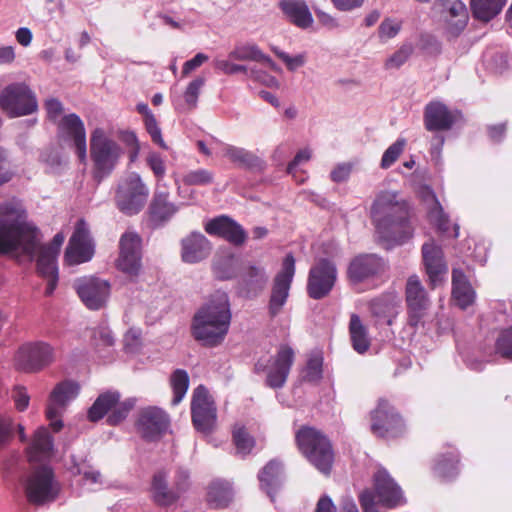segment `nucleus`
I'll return each instance as SVG.
<instances>
[{"mask_svg": "<svg viewBox=\"0 0 512 512\" xmlns=\"http://www.w3.org/2000/svg\"><path fill=\"white\" fill-rule=\"evenodd\" d=\"M38 234V229L26 222L21 202L12 199L0 204V254L32 257L38 249V273L42 277L57 275V256L38 248Z\"/></svg>", "mask_w": 512, "mask_h": 512, "instance_id": "1", "label": "nucleus"}, {"mask_svg": "<svg viewBox=\"0 0 512 512\" xmlns=\"http://www.w3.org/2000/svg\"><path fill=\"white\" fill-rule=\"evenodd\" d=\"M370 217L380 238L388 243L401 245L413 236L409 206L395 191L376 194Z\"/></svg>", "mask_w": 512, "mask_h": 512, "instance_id": "2", "label": "nucleus"}, {"mask_svg": "<svg viewBox=\"0 0 512 512\" xmlns=\"http://www.w3.org/2000/svg\"><path fill=\"white\" fill-rule=\"evenodd\" d=\"M230 322L228 297L225 293H217L195 313L191 326L192 335L204 346L216 347L224 341Z\"/></svg>", "mask_w": 512, "mask_h": 512, "instance_id": "3", "label": "nucleus"}, {"mask_svg": "<svg viewBox=\"0 0 512 512\" xmlns=\"http://www.w3.org/2000/svg\"><path fill=\"white\" fill-rule=\"evenodd\" d=\"M295 443L301 455L320 473L329 476L335 462V450L329 437L308 425L295 433Z\"/></svg>", "mask_w": 512, "mask_h": 512, "instance_id": "4", "label": "nucleus"}, {"mask_svg": "<svg viewBox=\"0 0 512 512\" xmlns=\"http://www.w3.org/2000/svg\"><path fill=\"white\" fill-rule=\"evenodd\" d=\"M123 154L120 145L107 136L102 128H95L90 136V157L93 162V178L98 182L108 177Z\"/></svg>", "mask_w": 512, "mask_h": 512, "instance_id": "5", "label": "nucleus"}, {"mask_svg": "<svg viewBox=\"0 0 512 512\" xmlns=\"http://www.w3.org/2000/svg\"><path fill=\"white\" fill-rule=\"evenodd\" d=\"M0 109L8 118L32 115L39 109L36 93L26 82H12L0 91Z\"/></svg>", "mask_w": 512, "mask_h": 512, "instance_id": "6", "label": "nucleus"}, {"mask_svg": "<svg viewBox=\"0 0 512 512\" xmlns=\"http://www.w3.org/2000/svg\"><path fill=\"white\" fill-rule=\"evenodd\" d=\"M372 434L383 440L401 438L406 433L403 417L386 399H380L374 410L370 412Z\"/></svg>", "mask_w": 512, "mask_h": 512, "instance_id": "7", "label": "nucleus"}, {"mask_svg": "<svg viewBox=\"0 0 512 512\" xmlns=\"http://www.w3.org/2000/svg\"><path fill=\"white\" fill-rule=\"evenodd\" d=\"M121 395L117 391L101 393L88 409L87 418L97 422L107 415V423L116 426L124 421L135 406L134 399L120 401Z\"/></svg>", "mask_w": 512, "mask_h": 512, "instance_id": "8", "label": "nucleus"}, {"mask_svg": "<svg viewBox=\"0 0 512 512\" xmlns=\"http://www.w3.org/2000/svg\"><path fill=\"white\" fill-rule=\"evenodd\" d=\"M149 189L137 173H130L122 179L115 192V205L125 215L138 214L145 206Z\"/></svg>", "mask_w": 512, "mask_h": 512, "instance_id": "9", "label": "nucleus"}, {"mask_svg": "<svg viewBox=\"0 0 512 512\" xmlns=\"http://www.w3.org/2000/svg\"><path fill=\"white\" fill-rule=\"evenodd\" d=\"M294 350L286 344L280 345L276 354L268 360L259 359L254 366L256 373L265 372V383L272 389L282 388L294 363Z\"/></svg>", "mask_w": 512, "mask_h": 512, "instance_id": "10", "label": "nucleus"}, {"mask_svg": "<svg viewBox=\"0 0 512 512\" xmlns=\"http://www.w3.org/2000/svg\"><path fill=\"white\" fill-rule=\"evenodd\" d=\"M24 492L27 501L36 506L52 502L56 499L58 489L53 470L48 466L34 469L26 478Z\"/></svg>", "mask_w": 512, "mask_h": 512, "instance_id": "11", "label": "nucleus"}, {"mask_svg": "<svg viewBox=\"0 0 512 512\" xmlns=\"http://www.w3.org/2000/svg\"><path fill=\"white\" fill-rule=\"evenodd\" d=\"M338 278V270L335 262L327 258H319L311 266L306 291L314 300L327 297L333 290Z\"/></svg>", "mask_w": 512, "mask_h": 512, "instance_id": "12", "label": "nucleus"}, {"mask_svg": "<svg viewBox=\"0 0 512 512\" xmlns=\"http://www.w3.org/2000/svg\"><path fill=\"white\" fill-rule=\"evenodd\" d=\"M191 416L194 427L202 433H210L216 425V406L208 389L203 385L193 391Z\"/></svg>", "mask_w": 512, "mask_h": 512, "instance_id": "13", "label": "nucleus"}, {"mask_svg": "<svg viewBox=\"0 0 512 512\" xmlns=\"http://www.w3.org/2000/svg\"><path fill=\"white\" fill-rule=\"evenodd\" d=\"M142 239L134 231H126L119 240L116 267L130 277H137L142 268Z\"/></svg>", "mask_w": 512, "mask_h": 512, "instance_id": "14", "label": "nucleus"}, {"mask_svg": "<svg viewBox=\"0 0 512 512\" xmlns=\"http://www.w3.org/2000/svg\"><path fill=\"white\" fill-rule=\"evenodd\" d=\"M294 275L295 258L291 253H288L283 259L281 270L276 274L273 280L268 304L270 317L274 318L281 312L289 297V291Z\"/></svg>", "mask_w": 512, "mask_h": 512, "instance_id": "15", "label": "nucleus"}, {"mask_svg": "<svg viewBox=\"0 0 512 512\" xmlns=\"http://www.w3.org/2000/svg\"><path fill=\"white\" fill-rule=\"evenodd\" d=\"M58 141L75 148L81 162L86 160L87 141L86 129L82 119L75 113L61 117L57 122Z\"/></svg>", "mask_w": 512, "mask_h": 512, "instance_id": "16", "label": "nucleus"}, {"mask_svg": "<svg viewBox=\"0 0 512 512\" xmlns=\"http://www.w3.org/2000/svg\"><path fill=\"white\" fill-rule=\"evenodd\" d=\"M94 255V244L90 231L83 219L77 221L74 232L70 237L64 259L68 265L88 262Z\"/></svg>", "mask_w": 512, "mask_h": 512, "instance_id": "17", "label": "nucleus"}, {"mask_svg": "<svg viewBox=\"0 0 512 512\" xmlns=\"http://www.w3.org/2000/svg\"><path fill=\"white\" fill-rule=\"evenodd\" d=\"M53 361V348L44 342L21 346L15 356V366L24 372H37Z\"/></svg>", "mask_w": 512, "mask_h": 512, "instance_id": "18", "label": "nucleus"}, {"mask_svg": "<svg viewBox=\"0 0 512 512\" xmlns=\"http://www.w3.org/2000/svg\"><path fill=\"white\" fill-rule=\"evenodd\" d=\"M74 287L83 304L90 310H99L105 306L111 288L108 281L94 276L77 279Z\"/></svg>", "mask_w": 512, "mask_h": 512, "instance_id": "19", "label": "nucleus"}, {"mask_svg": "<svg viewBox=\"0 0 512 512\" xmlns=\"http://www.w3.org/2000/svg\"><path fill=\"white\" fill-rule=\"evenodd\" d=\"M405 298L408 309V323L417 327L430 306L427 292L417 275L408 278L405 287Z\"/></svg>", "mask_w": 512, "mask_h": 512, "instance_id": "20", "label": "nucleus"}, {"mask_svg": "<svg viewBox=\"0 0 512 512\" xmlns=\"http://www.w3.org/2000/svg\"><path fill=\"white\" fill-rule=\"evenodd\" d=\"M383 271L382 258L376 254H358L348 263L346 278L350 285H359L373 279Z\"/></svg>", "mask_w": 512, "mask_h": 512, "instance_id": "21", "label": "nucleus"}, {"mask_svg": "<svg viewBox=\"0 0 512 512\" xmlns=\"http://www.w3.org/2000/svg\"><path fill=\"white\" fill-rule=\"evenodd\" d=\"M79 389L76 382L65 380L58 383L52 390L46 408V417L51 421V427L55 432L63 427L62 421L56 419L60 415V409H64L68 402L77 397Z\"/></svg>", "mask_w": 512, "mask_h": 512, "instance_id": "22", "label": "nucleus"}, {"mask_svg": "<svg viewBox=\"0 0 512 512\" xmlns=\"http://www.w3.org/2000/svg\"><path fill=\"white\" fill-rule=\"evenodd\" d=\"M170 425L169 415L158 407H147L139 412L136 428L146 441L158 440Z\"/></svg>", "mask_w": 512, "mask_h": 512, "instance_id": "23", "label": "nucleus"}, {"mask_svg": "<svg viewBox=\"0 0 512 512\" xmlns=\"http://www.w3.org/2000/svg\"><path fill=\"white\" fill-rule=\"evenodd\" d=\"M204 228L209 235L222 238L236 247L242 246L248 237L245 229L227 215L211 219Z\"/></svg>", "mask_w": 512, "mask_h": 512, "instance_id": "24", "label": "nucleus"}, {"mask_svg": "<svg viewBox=\"0 0 512 512\" xmlns=\"http://www.w3.org/2000/svg\"><path fill=\"white\" fill-rule=\"evenodd\" d=\"M435 6L445 22L447 32L453 37L459 36L469 18L466 5L460 0H437Z\"/></svg>", "mask_w": 512, "mask_h": 512, "instance_id": "25", "label": "nucleus"}, {"mask_svg": "<svg viewBox=\"0 0 512 512\" xmlns=\"http://www.w3.org/2000/svg\"><path fill=\"white\" fill-rule=\"evenodd\" d=\"M461 116L458 111H451L440 101H431L424 108V126L427 131H448Z\"/></svg>", "mask_w": 512, "mask_h": 512, "instance_id": "26", "label": "nucleus"}, {"mask_svg": "<svg viewBox=\"0 0 512 512\" xmlns=\"http://www.w3.org/2000/svg\"><path fill=\"white\" fill-rule=\"evenodd\" d=\"M421 253L425 272L431 287L434 288L448 272L443 250L431 240L422 245Z\"/></svg>", "mask_w": 512, "mask_h": 512, "instance_id": "27", "label": "nucleus"}, {"mask_svg": "<svg viewBox=\"0 0 512 512\" xmlns=\"http://www.w3.org/2000/svg\"><path fill=\"white\" fill-rule=\"evenodd\" d=\"M169 198L170 193L167 187L158 183L148 207V215L152 223L163 224L178 212L179 207Z\"/></svg>", "mask_w": 512, "mask_h": 512, "instance_id": "28", "label": "nucleus"}, {"mask_svg": "<svg viewBox=\"0 0 512 512\" xmlns=\"http://www.w3.org/2000/svg\"><path fill=\"white\" fill-rule=\"evenodd\" d=\"M211 249V243L204 234L192 232L181 240V259L189 264L198 263L210 255Z\"/></svg>", "mask_w": 512, "mask_h": 512, "instance_id": "29", "label": "nucleus"}, {"mask_svg": "<svg viewBox=\"0 0 512 512\" xmlns=\"http://www.w3.org/2000/svg\"><path fill=\"white\" fill-rule=\"evenodd\" d=\"M374 490L378 502L387 508L396 507L401 502L402 492L400 487L383 469L374 474Z\"/></svg>", "mask_w": 512, "mask_h": 512, "instance_id": "30", "label": "nucleus"}, {"mask_svg": "<svg viewBox=\"0 0 512 512\" xmlns=\"http://www.w3.org/2000/svg\"><path fill=\"white\" fill-rule=\"evenodd\" d=\"M267 282L264 267L249 264L240 275L239 289L245 297H253L264 290Z\"/></svg>", "mask_w": 512, "mask_h": 512, "instance_id": "31", "label": "nucleus"}, {"mask_svg": "<svg viewBox=\"0 0 512 512\" xmlns=\"http://www.w3.org/2000/svg\"><path fill=\"white\" fill-rule=\"evenodd\" d=\"M283 472L282 462L272 459L258 473L260 488L265 491L271 500L274 499L282 485Z\"/></svg>", "mask_w": 512, "mask_h": 512, "instance_id": "32", "label": "nucleus"}, {"mask_svg": "<svg viewBox=\"0 0 512 512\" xmlns=\"http://www.w3.org/2000/svg\"><path fill=\"white\" fill-rule=\"evenodd\" d=\"M279 8L289 22L299 28H309L313 23L312 14L303 0H281Z\"/></svg>", "mask_w": 512, "mask_h": 512, "instance_id": "33", "label": "nucleus"}, {"mask_svg": "<svg viewBox=\"0 0 512 512\" xmlns=\"http://www.w3.org/2000/svg\"><path fill=\"white\" fill-rule=\"evenodd\" d=\"M452 297L461 309L473 304L475 292L461 269L452 270Z\"/></svg>", "mask_w": 512, "mask_h": 512, "instance_id": "34", "label": "nucleus"}, {"mask_svg": "<svg viewBox=\"0 0 512 512\" xmlns=\"http://www.w3.org/2000/svg\"><path fill=\"white\" fill-rule=\"evenodd\" d=\"M369 307L374 317L379 321L385 322L388 326H391L398 314L399 303L394 295L384 294L373 299Z\"/></svg>", "mask_w": 512, "mask_h": 512, "instance_id": "35", "label": "nucleus"}, {"mask_svg": "<svg viewBox=\"0 0 512 512\" xmlns=\"http://www.w3.org/2000/svg\"><path fill=\"white\" fill-rule=\"evenodd\" d=\"M233 498L231 484L226 480H213L207 487L206 501L213 509L226 508Z\"/></svg>", "mask_w": 512, "mask_h": 512, "instance_id": "36", "label": "nucleus"}, {"mask_svg": "<svg viewBox=\"0 0 512 512\" xmlns=\"http://www.w3.org/2000/svg\"><path fill=\"white\" fill-rule=\"evenodd\" d=\"M152 496L159 506H170L178 500V492L174 486L168 488L167 474L164 471H158L152 479Z\"/></svg>", "mask_w": 512, "mask_h": 512, "instance_id": "37", "label": "nucleus"}, {"mask_svg": "<svg viewBox=\"0 0 512 512\" xmlns=\"http://www.w3.org/2000/svg\"><path fill=\"white\" fill-rule=\"evenodd\" d=\"M229 58L238 60V61H256L261 62L269 66L272 70L277 71V65L275 62L268 56L265 55L261 49L255 45L250 43L245 44H237L232 51L229 53Z\"/></svg>", "mask_w": 512, "mask_h": 512, "instance_id": "38", "label": "nucleus"}, {"mask_svg": "<svg viewBox=\"0 0 512 512\" xmlns=\"http://www.w3.org/2000/svg\"><path fill=\"white\" fill-rule=\"evenodd\" d=\"M349 334L352 347L360 354L365 353L370 347V339L366 326L357 314L350 316Z\"/></svg>", "mask_w": 512, "mask_h": 512, "instance_id": "39", "label": "nucleus"}, {"mask_svg": "<svg viewBox=\"0 0 512 512\" xmlns=\"http://www.w3.org/2000/svg\"><path fill=\"white\" fill-rule=\"evenodd\" d=\"M506 0H471V11L473 17L483 22H489L497 16Z\"/></svg>", "mask_w": 512, "mask_h": 512, "instance_id": "40", "label": "nucleus"}, {"mask_svg": "<svg viewBox=\"0 0 512 512\" xmlns=\"http://www.w3.org/2000/svg\"><path fill=\"white\" fill-rule=\"evenodd\" d=\"M458 463L459 455L457 451L451 450L438 456L434 466V472L443 480L451 479L458 473Z\"/></svg>", "mask_w": 512, "mask_h": 512, "instance_id": "41", "label": "nucleus"}, {"mask_svg": "<svg viewBox=\"0 0 512 512\" xmlns=\"http://www.w3.org/2000/svg\"><path fill=\"white\" fill-rule=\"evenodd\" d=\"M51 449L52 440L49 432L40 428L35 432L32 443L28 448L29 460L39 461L42 457L47 456Z\"/></svg>", "mask_w": 512, "mask_h": 512, "instance_id": "42", "label": "nucleus"}, {"mask_svg": "<svg viewBox=\"0 0 512 512\" xmlns=\"http://www.w3.org/2000/svg\"><path fill=\"white\" fill-rule=\"evenodd\" d=\"M223 153L231 162L247 168L256 167L260 162L253 153L231 145L226 146Z\"/></svg>", "mask_w": 512, "mask_h": 512, "instance_id": "43", "label": "nucleus"}, {"mask_svg": "<svg viewBox=\"0 0 512 512\" xmlns=\"http://www.w3.org/2000/svg\"><path fill=\"white\" fill-rule=\"evenodd\" d=\"M171 387L173 389L172 404L177 405L185 396L189 387V375L183 369L175 370L171 375Z\"/></svg>", "mask_w": 512, "mask_h": 512, "instance_id": "44", "label": "nucleus"}, {"mask_svg": "<svg viewBox=\"0 0 512 512\" xmlns=\"http://www.w3.org/2000/svg\"><path fill=\"white\" fill-rule=\"evenodd\" d=\"M232 437L238 453L243 456L251 453L255 446V439L249 434L244 426H235Z\"/></svg>", "mask_w": 512, "mask_h": 512, "instance_id": "45", "label": "nucleus"}, {"mask_svg": "<svg viewBox=\"0 0 512 512\" xmlns=\"http://www.w3.org/2000/svg\"><path fill=\"white\" fill-rule=\"evenodd\" d=\"M182 182L187 186L210 185L214 182V173L204 168L190 170L183 175Z\"/></svg>", "mask_w": 512, "mask_h": 512, "instance_id": "46", "label": "nucleus"}, {"mask_svg": "<svg viewBox=\"0 0 512 512\" xmlns=\"http://www.w3.org/2000/svg\"><path fill=\"white\" fill-rule=\"evenodd\" d=\"M495 352L512 362V326L499 333L495 341Z\"/></svg>", "mask_w": 512, "mask_h": 512, "instance_id": "47", "label": "nucleus"}, {"mask_svg": "<svg viewBox=\"0 0 512 512\" xmlns=\"http://www.w3.org/2000/svg\"><path fill=\"white\" fill-rule=\"evenodd\" d=\"M215 276L220 280H229L236 276L234 268V257L229 256L222 258L214 263L213 266Z\"/></svg>", "mask_w": 512, "mask_h": 512, "instance_id": "48", "label": "nucleus"}, {"mask_svg": "<svg viewBox=\"0 0 512 512\" xmlns=\"http://www.w3.org/2000/svg\"><path fill=\"white\" fill-rule=\"evenodd\" d=\"M405 147V140L398 139L392 145H390L384 152L380 166L382 169H388L391 167L402 154Z\"/></svg>", "mask_w": 512, "mask_h": 512, "instance_id": "49", "label": "nucleus"}, {"mask_svg": "<svg viewBox=\"0 0 512 512\" xmlns=\"http://www.w3.org/2000/svg\"><path fill=\"white\" fill-rule=\"evenodd\" d=\"M413 45L411 43L403 44L395 53H393L385 62L387 69L399 68L412 55Z\"/></svg>", "mask_w": 512, "mask_h": 512, "instance_id": "50", "label": "nucleus"}, {"mask_svg": "<svg viewBox=\"0 0 512 512\" xmlns=\"http://www.w3.org/2000/svg\"><path fill=\"white\" fill-rule=\"evenodd\" d=\"M402 28V21L394 18H385L378 27V37L381 41L394 38Z\"/></svg>", "mask_w": 512, "mask_h": 512, "instance_id": "51", "label": "nucleus"}, {"mask_svg": "<svg viewBox=\"0 0 512 512\" xmlns=\"http://www.w3.org/2000/svg\"><path fill=\"white\" fill-rule=\"evenodd\" d=\"M124 350L127 353H137L142 347V331L139 328H130L123 337Z\"/></svg>", "mask_w": 512, "mask_h": 512, "instance_id": "52", "label": "nucleus"}, {"mask_svg": "<svg viewBox=\"0 0 512 512\" xmlns=\"http://www.w3.org/2000/svg\"><path fill=\"white\" fill-rule=\"evenodd\" d=\"M145 128L149 133L152 141L159 145L162 149H167V145L162 138L161 129L157 123L155 116L152 113H147L145 119Z\"/></svg>", "mask_w": 512, "mask_h": 512, "instance_id": "53", "label": "nucleus"}, {"mask_svg": "<svg viewBox=\"0 0 512 512\" xmlns=\"http://www.w3.org/2000/svg\"><path fill=\"white\" fill-rule=\"evenodd\" d=\"M213 67L215 70L222 72L226 75H234L237 73H247V67L240 64H235L231 61V58H215L213 61Z\"/></svg>", "mask_w": 512, "mask_h": 512, "instance_id": "54", "label": "nucleus"}, {"mask_svg": "<svg viewBox=\"0 0 512 512\" xmlns=\"http://www.w3.org/2000/svg\"><path fill=\"white\" fill-rule=\"evenodd\" d=\"M323 359L320 356H312L306 365L305 379L309 382L319 381L322 378Z\"/></svg>", "mask_w": 512, "mask_h": 512, "instance_id": "55", "label": "nucleus"}, {"mask_svg": "<svg viewBox=\"0 0 512 512\" xmlns=\"http://www.w3.org/2000/svg\"><path fill=\"white\" fill-rule=\"evenodd\" d=\"M204 83L205 79L202 77H198L191 81L188 87L186 88L184 98L186 103L190 107L194 108L196 106L200 90L203 87Z\"/></svg>", "mask_w": 512, "mask_h": 512, "instance_id": "56", "label": "nucleus"}, {"mask_svg": "<svg viewBox=\"0 0 512 512\" xmlns=\"http://www.w3.org/2000/svg\"><path fill=\"white\" fill-rule=\"evenodd\" d=\"M47 119L55 124L61 119L60 116L64 112L62 102L57 98H49L44 102Z\"/></svg>", "mask_w": 512, "mask_h": 512, "instance_id": "57", "label": "nucleus"}, {"mask_svg": "<svg viewBox=\"0 0 512 512\" xmlns=\"http://www.w3.org/2000/svg\"><path fill=\"white\" fill-rule=\"evenodd\" d=\"M14 435V423L10 416L0 414V448L7 444Z\"/></svg>", "mask_w": 512, "mask_h": 512, "instance_id": "58", "label": "nucleus"}, {"mask_svg": "<svg viewBox=\"0 0 512 512\" xmlns=\"http://www.w3.org/2000/svg\"><path fill=\"white\" fill-rule=\"evenodd\" d=\"M375 496V492L369 489H366L360 493L359 502L363 512H378Z\"/></svg>", "mask_w": 512, "mask_h": 512, "instance_id": "59", "label": "nucleus"}, {"mask_svg": "<svg viewBox=\"0 0 512 512\" xmlns=\"http://www.w3.org/2000/svg\"><path fill=\"white\" fill-rule=\"evenodd\" d=\"M93 338L97 345L110 347L114 345L115 339L110 329L98 327L93 332Z\"/></svg>", "mask_w": 512, "mask_h": 512, "instance_id": "60", "label": "nucleus"}, {"mask_svg": "<svg viewBox=\"0 0 512 512\" xmlns=\"http://www.w3.org/2000/svg\"><path fill=\"white\" fill-rule=\"evenodd\" d=\"M189 473L187 470L178 468L174 478V488L178 492V499L189 488Z\"/></svg>", "mask_w": 512, "mask_h": 512, "instance_id": "61", "label": "nucleus"}, {"mask_svg": "<svg viewBox=\"0 0 512 512\" xmlns=\"http://www.w3.org/2000/svg\"><path fill=\"white\" fill-rule=\"evenodd\" d=\"M147 164L150 169L153 171L154 175L158 178V181L161 180L166 172L165 164L160 155L157 153H151L147 157Z\"/></svg>", "mask_w": 512, "mask_h": 512, "instance_id": "62", "label": "nucleus"}, {"mask_svg": "<svg viewBox=\"0 0 512 512\" xmlns=\"http://www.w3.org/2000/svg\"><path fill=\"white\" fill-rule=\"evenodd\" d=\"M208 60V56L204 53H197L192 59L186 61L182 68V75L185 77L192 71L200 67Z\"/></svg>", "mask_w": 512, "mask_h": 512, "instance_id": "63", "label": "nucleus"}, {"mask_svg": "<svg viewBox=\"0 0 512 512\" xmlns=\"http://www.w3.org/2000/svg\"><path fill=\"white\" fill-rule=\"evenodd\" d=\"M13 399L17 410L24 411L29 405L30 397L25 387L18 386L14 390Z\"/></svg>", "mask_w": 512, "mask_h": 512, "instance_id": "64", "label": "nucleus"}]
</instances>
